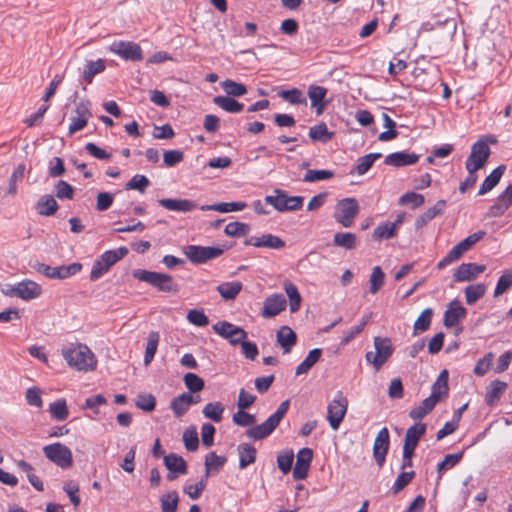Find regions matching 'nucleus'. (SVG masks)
<instances>
[{
  "label": "nucleus",
  "instance_id": "obj_1",
  "mask_svg": "<svg viewBox=\"0 0 512 512\" xmlns=\"http://www.w3.org/2000/svg\"><path fill=\"white\" fill-rule=\"evenodd\" d=\"M61 353L67 364L77 371L89 372L96 369V357L85 344H72L68 347H64Z\"/></svg>",
  "mask_w": 512,
  "mask_h": 512
},
{
  "label": "nucleus",
  "instance_id": "obj_2",
  "mask_svg": "<svg viewBox=\"0 0 512 512\" xmlns=\"http://www.w3.org/2000/svg\"><path fill=\"white\" fill-rule=\"evenodd\" d=\"M289 400L283 401L277 410L262 424L256 425L246 431V435L254 440H261L268 437L279 425L288 411Z\"/></svg>",
  "mask_w": 512,
  "mask_h": 512
},
{
  "label": "nucleus",
  "instance_id": "obj_3",
  "mask_svg": "<svg viewBox=\"0 0 512 512\" xmlns=\"http://www.w3.org/2000/svg\"><path fill=\"white\" fill-rule=\"evenodd\" d=\"M133 277L139 281L146 282L151 286L156 287L162 292L177 293L179 290L178 285L168 274L137 269L133 271Z\"/></svg>",
  "mask_w": 512,
  "mask_h": 512
},
{
  "label": "nucleus",
  "instance_id": "obj_4",
  "mask_svg": "<svg viewBox=\"0 0 512 512\" xmlns=\"http://www.w3.org/2000/svg\"><path fill=\"white\" fill-rule=\"evenodd\" d=\"M128 254L126 247H119L114 250L105 251L99 258H97L92 266L90 273V280L96 281L106 274L110 268L119 260Z\"/></svg>",
  "mask_w": 512,
  "mask_h": 512
},
{
  "label": "nucleus",
  "instance_id": "obj_5",
  "mask_svg": "<svg viewBox=\"0 0 512 512\" xmlns=\"http://www.w3.org/2000/svg\"><path fill=\"white\" fill-rule=\"evenodd\" d=\"M489 143H496V139L494 137H485L472 145L471 153L465 163L467 171H477L485 166L491 154Z\"/></svg>",
  "mask_w": 512,
  "mask_h": 512
},
{
  "label": "nucleus",
  "instance_id": "obj_6",
  "mask_svg": "<svg viewBox=\"0 0 512 512\" xmlns=\"http://www.w3.org/2000/svg\"><path fill=\"white\" fill-rule=\"evenodd\" d=\"M373 344L375 351H368L365 359L369 364L373 365L376 371H379L391 357L393 346L391 340L387 337H374Z\"/></svg>",
  "mask_w": 512,
  "mask_h": 512
},
{
  "label": "nucleus",
  "instance_id": "obj_7",
  "mask_svg": "<svg viewBox=\"0 0 512 512\" xmlns=\"http://www.w3.org/2000/svg\"><path fill=\"white\" fill-rule=\"evenodd\" d=\"M359 213V205L355 198H344L337 202L335 206L334 218L343 227H351L355 217Z\"/></svg>",
  "mask_w": 512,
  "mask_h": 512
},
{
  "label": "nucleus",
  "instance_id": "obj_8",
  "mask_svg": "<svg viewBox=\"0 0 512 512\" xmlns=\"http://www.w3.org/2000/svg\"><path fill=\"white\" fill-rule=\"evenodd\" d=\"M43 453L47 459L62 469H68L73 465L71 450L60 442L44 446Z\"/></svg>",
  "mask_w": 512,
  "mask_h": 512
},
{
  "label": "nucleus",
  "instance_id": "obj_9",
  "mask_svg": "<svg viewBox=\"0 0 512 512\" xmlns=\"http://www.w3.org/2000/svg\"><path fill=\"white\" fill-rule=\"evenodd\" d=\"M348 408V399L341 391L335 394L327 406V421L333 430H337L342 423Z\"/></svg>",
  "mask_w": 512,
  "mask_h": 512
},
{
  "label": "nucleus",
  "instance_id": "obj_10",
  "mask_svg": "<svg viewBox=\"0 0 512 512\" xmlns=\"http://www.w3.org/2000/svg\"><path fill=\"white\" fill-rule=\"evenodd\" d=\"M213 330L216 334L229 341L233 346L240 344L243 340L248 337L247 332L230 322L220 321L213 326Z\"/></svg>",
  "mask_w": 512,
  "mask_h": 512
},
{
  "label": "nucleus",
  "instance_id": "obj_11",
  "mask_svg": "<svg viewBox=\"0 0 512 512\" xmlns=\"http://www.w3.org/2000/svg\"><path fill=\"white\" fill-rule=\"evenodd\" d=\"M109 50L126 61L136 62L143 59L142 49L135 42L115 41L110 45Z\"/></svg>",
  "mask_w": 512,
  "mask_h": 512
},
{
  "label": "nucleus",
  "instance_id": "obj_12",
  "mask_svg": "<svg viewBox=\"0 0 512 512\" xmlns=\"http://www.w3.org/2000/svg\"><path fill=\"white\" fill-rule=\"evenodd\" d=\"M223 252L224 249L220 247L190 245L187 247L185 254L192 263L202 264L221 256Z\"/></svg>",
  "mask_w": 512,
  "mask_h": 512
},
{
  "label": "nucleus",
  "instance_id": "obj_13",
  "mask_svg": "<svg viewBox=\"0 0 512 512\" xmlns=\"http://www.w3.org/2000/svg\"><path fill=\"white\" fill-rule=\"evenodd\" d=\"M81 269L82 264L78 262L58 267H51L42 263L37 266V271L39 273L51 279H66L77 274Z\"/></svg>",
  "mask_w": 512,
  "mask_h": 512
},
{
  "label": "nucleus",
  "instance_id": "obj_14",
  "mask_svg": "<svg viewBox=\"0 0 512 512\" xmlns=\"http://www.w3.org/2000/svg\"><path fill=\"white\" fill-rule=\"evenodd\" d=\"M76 116L71 118L69 125V135H72L87 126L89 118L92 116L90 103L88 101H80L75 107Z\"/></svg>",
  "mask_w": 512,
  "mask_h": 512
},
{
  "label": "nucleus",
  "instance_id": "obj_15",
  "mask_svg": "<svg viewBox=\"0 0 512 512\" xmlns=\"http://www.w3.org/2000/svg\"><path fill=\"white\" fill-rule=\"evenodd\" d=\"M246 246H253L256 248H268L273 250H281L285 247V242L276 235L266 233L260 236H252L245 240Z\"/></svg>",
  "mask_w": 512,
  "mask_h": 512
},
{
  "label": "nucleus",
  "instance_id": "obj_16",
  "mask_svg": "<svg viewBox=\"0 0 512 512\" xmlns=\"http://www.w3.org/2000/svg\"><path fill=\"white\" fill-rule=\"evenodd\" d=\"M389 449V431L383 427L375 437L373 444V456L379 467H382Z\"/></svg>",
  "mask_w": 512,
  "mask_h": 512
},
{
  "label": "nucleus",
  "instance_id": "obj_17",
  "mask_svg": "<svg viewBox=\"0 0 512 512\" xmlns=\"http://www.w3.org/2000/svg\"><path fill=\"white\" fill-rule=\"evenodd\" d=\"M313 458V452L310 448H302L296 456V464L293 468V478L295 480H304L310 468Z\"/></svg>",
  "mask_w": 512,
  "mask_h": 512
},
{
  "label": "nucleus",
  "instance_id": "obj_18",
  "mask_svg": "<svg viewBox=\"0 0 512 512\" xmlns=\"http://www.w3.org/2000/svg\"><path fill=\"white\" fill-rule=\"evenodd\" d=\"M486 269L485 265L477 263H462L454 272L453 279L455 282H468L475 279Z\"/></svg>",
  "mask_w": 512,
  "mask_h": 512
},
{
  "label": "nucleus",
  "instance_id": "obj_19",
  "mask_svg": "<svg viewBox=\"0 0 512 512\" xmlns=\"http://www.w3.org/2000/svg\"><path fill=\"white\" fill-rule=\"evenodd\" d=\"M286 305V299L281 294H272L265 299L261 314L264 318L275 317L285 310Z\"/></svg>",
  "mask_w": 512,
  "mask_h": 512
},
{
  "label": "nucleus",
  "instance_id": "obj_20",
  "mask_svg": "<svg viewBox=\"0 0 512 512\" xmlns=\"http://www.w3.org/2000/svg\"><path fill=\"white\" fill-rule=\"evenodd\" d=\"M467 314L466 308H464L458 300L451 301L444 313V325L448 328L457 325Z\"/></svg>",
  "mask_w": 512,
  "mask_h": 512
},
{
  "label": "nucleus",
  "instance_id": "obj_21",
  "mask_svg": "<svg viewBox=\"0 0 512 512\" xmlns=\"http://www.w3.org/2000/svg\"><path fill=\"white\" fill-rule=\"evenodd\" d=\"M419 155L405 151L394 152L385 157L384 163L393 167H404L417 163Z\"/></svg>",
  "mask_w": 512,
  "mask_h": 512
},
{
  "label": "nucleus",
  "instance_id": "obj_22",
  "mask_svg": "<svg viewBox=\"0 0 512 512\" xmlns=\"http://www.w3.org/2000/svg\"><path fill=\"white\" fill-rule=\"evenodd\" d=\"M512 204V186H508L497 198V202L489 209L488 215L490 217H499Z\"/></svg>",
  "mask_w": 512,
  "mask_h": 512
},
{
  "label": "nucleus",
  "instance_id": "obj_23",
  "mask_svg": "<svg viewBox=\"0 0 512 512\" xmlns=\"http://www.w3.org/2000/svg\"><path fill=\"white\" fill-rule=\"evenodd\" d=\"M158 203L167 210L184 213L190 212L197 207L196 203L188 199H160Z\"/></svg>",
  "mask_w": 512,
  "mask_h": 512
},
{
  "label": "nucleus",
  "instance_id": "obj_24",
  "mask_svg": "<svg viewBox=\"0 0 512 512\" xmlns=\"http://www.w3.org/2000/svg\"><path fill=\"white\" fill-rule=\"evenodd\" d=\"M277 343L283 348L284 353H290L297 342L296 333L288 326H282L276 333Z\"/></svg>",
  "mask_w": 512,
  "mask_h": 512
},
{
  "label": "nucleus",
  "instance_id": "obj_25",
  "mask_svg": "<svg viewBox=\"0 0 512 512\" xmlns=\"http://www.w3.org/2000/svg\"><path fill=\"white\" fill-rule=\"evenodd\" d=\"M18 297L23 300H31L39 297L42 293L41 286L34 281L25 280L16 284Z\"/></svg>",
  "mask_w": 512,
  "mask_h": 512
},
{
  "label": "nucleus",
  "instance_id": "obj_26",
  "mask_svg": "<svg viewBox=\"0 0 512 512\" xmlns=\"http://www.w3.org/2000/svg\"><path fill=\"white\" fill-rule=\"evenodd\" d=\"M192 404H194V396L189 393H182L172 399L170 408L176 417H181L188 411Z\"/></svg>",
  "mask_w": 512,
  "mask_h": 512
},
{
  "label": "nucleus",
  "instance_id": "obj_27",
  "mask_svg": "<svg viewBox=\"0 0 512 512\" xmlns=\"http://www.w3.org/2000/svg\"><path fill=\"white\" fill-rule=\"evenodd\" d=\"M448 372L447 370L441 371L437 380L434 382L431 388V395L429 396L434 401H438L448 395Z\"/></svg>",
  "mask_w": 512,
  "mask_h": 512
},
{
  "label": "nucleus",
  "instance_id": "obj_28",
  "mask_svg": "<svg viewBox=\"0 0 512 512\" xmlns=\"http://www.w3.org/2000/svg\"><path fill=\"white\" fill-rule=\"evenodd\" d=\"M506 170L505 165H500L497 168H495L484 180V182L481 184L478 194L484 195L491 191L501 180L504 172Z\"/></svg>",
  "mask_w": 512,
  "mask_h": 512
},
{
  "label": "nucleus",
  "instance_id": "obj_29",
  "mask_svg": "<svg viewBox=\"0 0 512 512\" xmlns=\"http://www.w3.org/2000/svg\"><path fill=\"white\" fill-rule=\"evenodd\" d=\"M239 455V468L245 469L247 466L256 461L257 451L254 446L249 443L240 444L237 447Z\"/></svg>",
  "mask_w": 512,
  "mask_h": 512
},
{
  "label": "nucleus",
  "instance_id": "obj_30",
  "mask_svg": "<svg viewBox=\"0 0 512 512\" xmlns=\"http://www.w3.org/2000/svg\"><path fill=\"white\" fill-rule=\"evenodd\" d=\"M242 288L243 285L240 281H230L219 284L216 290L224 300H234Z\"/></svg>",
  "mask_w": 512,
  "mask_h": 512
},
{
  "label": "nucleus",
  "instance_id": "obj_31",
  "mask_svg": "<svg viewBox=\"0 0 512 512\" xmlns=\"http://www.w3.org/2000/svg\"><path fill=\"white\" fill-rule=\"evenodd\" d=\"M163 461L168 471L177 472L182 475L187 473V463L183 457L175 453H170L164 456Z\"/></svg>",
  "mask_w": 512,
  "mask_h": 512
},
{
  "label": "nucleus",
  "instance_id": "obj_32",
  "mask_svg": "<svg viewBox=\"0 0 512 512\" xmlns=\"http://www.w3.org/2000/svg\"><path fill=\"white\" fill-rule=\"evenodd\" d=\"M283 286L287 297L289 298L290 311L295 313L300 309L302 297L296 285H294L290 280H285Z\"/></svg>",
  "mask_w": 512,
  "mask_h": 512
},
{
  "label": "nucleus",
  "instance_id": "obj_33",
  "mask_svg": "<svg viewBox=\"0 0 512 512\" xmlns=\"http://www.w3.org/2000/svg\"><path fill=\"white\" fill-rule=\"evenodd\" d=\"M446 205L445 200H439L437 203L429 208L425 213L417 217L415 221L416 229H420L424 227L428 222H430L434 217L441 214L444 207Z\"/></svg>",
  "mask_w": 512,
  "mask_h": 512
},
{
  "label": "nucleus",
  "instance_id": "obj_34",
  "mask_svg": "<svg viewBox=\"0 0 512 512\" xmlns=\"http://www.w3.org/2000/svg\"><path fill=\"white\" fill-rule=\"evenodd\" d=\"M247 207L245 202H230V203H217L211 205L201 206L203 211H217L221 213H228L234 211H242Z\"/></svg>",
  "mask_w": 512,
  "mask_h": 512
},
{
  "label": "nucleus",
  "instance_id": "obj_35",
  "mask_svg": "<svg viewBox=\"0 0 512 512\" xmlns=\"http://www.w3.org/2000/svg\"><path fill=\"white\" fill-rule=\"evenodd\" d=\"M506 387L507 384L505 382L499 380L492 381L486 390L485 401L487 405L493 406L500 398Z\"/></svg>",
  "mask_w": 512,
  "mask_h": 512
},
{
  "label": "nucleus",
  "instance_id": "obj_36",
  "mask_svg": "<svg viewBox=\"0 0 512 512\" xmlns=\"http://www.w3.org/2000/svg\"><path fill=\"white\" fill-rule=\"evenodd\" d=\"M322 350L320 348L312 349L306 358L297 366L295 374H306L320 359Z\"/></svg>",
  "mask_w": 512,
  "mask_h": 512
},
{
  "label": "nucleus",
  "instance_id": "obj_37",
  "mask_svg": "<svg viewBox=\"0 0 512 512\" xmlns=\"http://www.w3.org/2000/svg\"><path fill=\"white\" fill-rule=\"evenodd\" d=\"M160 335L157 331H151L148 334L147 344L144 355V365L149 366L157 352Z\"/></svg>",
  "mask_w": 512,
  "mask_h": 512
},
{
  "label": "nucleus",
  "instance_id": "obj_38",
  "mask_svg": "<svg viewBox=\"0 0 512 512\" xmlns=\"http://www.w3.org/2000/svg\"><path fill=\"white\" fill-rule=\"evenodd\" d=\"M213 102L229 113H239L243 110L244 105L229 96H216Z\"/></svg>",
  "mask_w": 512,
  "mask_h": 512
},
{
  "label": "nucleus",
  "instance_id": "obj_39",
  "mask_svg": "<svg viewBox=\"0 0 512 512\" xmlns=\"http://www.w3.org/2000/svg\"><path fill=\"white\" fill-rule=\"evenodd\" d=\"M436 404V401L430 397H427L420 403L419 406L413 408L409 412V417L413 420H421L434 409Z\"/></svg>",
  "mask_w": 512,
  "mask_h": 512
},
{
  "label": "nucleus",
  "instance_id": "obj_40",
  "mask_svg": "<svg viewBox=\"0 0 512 512\" xmlns=\"http://www.w3.org/2000/svg\"><path fill=\"white\" fill-rule=\"evenodd\" d=\"M58 207L56 200L51 195H44L37 202V211L43 216H51L55 214Z\"/></svg>",
  "mask_w": 512,
  "mask_h": 512
},
{
  "label": "nucleus",
  "instance_id": "obj_41",
  "mask_svg": "<svg viewBox=\"0 0 512 512\" xmlns=\"http://www.w3.org/2000/svg\"><path fill=\"white\" fill-rule=\"evenodd\" d=\"M49 413L57 421H64L69 416V410L65 399H58L49 404Z\"/></svg>",
  "mask_w": 512,
  "mask_h": 512
},
{
  "label": "nucleus",
  "instance_id": "obj_42",
  "mask_svg": "<svg viewBox=\"0 0 512 512\" xmlns=\"http://www.w3.org/2000/svg\"><path fill=\"white\" fill-rule=\"evenodd\" d=\"M224 405L220 402H210L202 410L203 415L216 423L221 422L223 418Z\"/></svg>",
  "mask_w": 512,
  "mask_h": 512
},
{
  "label": "nucleus",
  "instance_id": "obj_43",
  "mask_svg": "<svg viewBox=\"0 0 512 512\" xmlns=\"http://www.w3.org/2000/svg\"><path fill=\"white\" fill-rule=\"evenodd\" d=\"M327 90L321 86H310L308 96L313 107H317V113H322L323 100L326 96Z\"/></svg>",
  "mask_w": 512,
  "mask_h": 512
},
{
  "label": "nucleus",
  "instance_id": "obj_44",
  "mask_svg": "<svg viewBox=\"0 0 512 512\" xmlns=\"http://www.w3.org/2000/svg\"><path fill=\"white\" fill-rule=\"evenodd\" d=\"M286 191L281 189H275L274 195H267L265 197V202L272 205L277 211L285 212L288 211V206H286L285 202Z\"/></svg>",
  "mask_w": 512,
  "mask_h": 512
},
{
  "label": "nucleus",
  "instance_id": "obj_45",
  "mask_svg": "<svg viewBox=\"0 0 512 512\" xmlns=\"http://www.w3.org/2000/svg\"><path fill=\"white\" fill-rule=\"evenodd\" d=\"M334 245L348 250L354 249L357 244V237L350 232H338L334 235Z\"/></svg>",
  "mask_w": 512,
  "mask_h": 512
},
{
  "label": "nucleus",
  "instance_id": "obj_46",
  "mask_svg": "<svg viewBox=\"0 0 512 512\" xmlns=\"http://www.w3.org/2000/svg\"><path fill=\"white\" fill-rule=\"evenodd\" d=\"M105 70V61L98 59L96 61H88L83 69V78L87 83H91L94 76Z\"/></svg>",
  "mask_w": 512,
  "mask_h": 512
},
{
  "label": "nucleus",
  "instance_id": "obj_47",
  "mask_svg": "<svg viewBox=\"0 0 512 512\" xmlns=\"http://www.w3.org/2000/svg\"><path fill=\"white\" fill-rule=\"evenodd\" d=\"M485 292L486 286L482 283L467 286L464 291L467 304H474L485 295Z\"/></svg>",
  "mask_w": 512,
  "mask_h": 512
},
{
  "label": "nucleus",
  "instance_id": "obj_48",
  "mask_svg": "<svg viewBox=\"0 0 512 512\" xmlns=\"http://www.w3.org/2000/svg\"><path fill=\"white\" fill-rule=\"evenodd\" d=\"M369 319H370V315H366V316H364L360 320V322L357 325H355L354 327L344 331L343 335H342V338H341V341H340L341 345L342 346L347 345L358 334H360L363 331V329L365 328V326L367 325Z\"/></svg>",
  "mask_w": 512,
  "mask_h": 512
},
{
  "label": "nucleus",
  "instance_id": "obj_49",
  "mask_svg": "<svg viewBox=\"0 0 512 512\" xmlns=\"http://www.w3.org/2000/svg\"><path fill=\"white\" fill-rule=\"evenodd\" d=\"M382 156L381 153H370L358 158L355 171L358 175H364L373 165V163Z\"/></svg>",
  "mask_w": 512,
  "mask_h": 512
},
{
  "label": "nucleus",
  "instance_id": "obj_50",
  "mask_svg": "<svg viewBox=\"0 0 512 512\" xmlns=\"http://www.w3.org/2000/svg\"><path fill=\"white\" fill-rule=\"evenodd\" d=\"M309 137L313 141H321L325 143L332 139L333 132L328 131L325 123H320L309 129Z\"/></svg>",
  "mask_w": 512,
  "mask_h": 512
},
{
  "label": "nucleus",
  "instance_id": "obj_51",
  "mask_svg": "<svg viewBox=\"0 0 512 512\" xmlns=\"http://www.w3.org/2000/svg\"><path fill=\"white\" fill-rule=\"evenodd\" d=\"M433 310L431 308H426L422 311L419 317L414 322V334L418 332H424L429 329L431 325Z\"/></svg>",
  "mask_w": 512,
  "mask_h": 512
},
{
  "label": "nucleus",
  "instance_id": "obj_52",
  "mask_svg": "<svg viewBox=\"0 0 512 512\" xmlns=\"http://www.w3.org/2000/svg\"><path fill=\"white\" fill-rule=\"evenodd\" d=\"M179 502L177 491H171L160 498L162 512H176Z\"/></svg>",
  "mask_w": 512,
  "mask_h": 512
},
{
  "label": "nucleus",
  "instance_id": "obj_53",
  "mask_svg": "<svg viewBox=\"0 0 512 512\" xmlns=\"http://www.w3.org/2000/svg\"><path fill=\"white\" fill-rule=\"evenodd\" d=\"M385 274L380 266H375L369 279V291L376 294L384 284Z\"/></svg>",
  "mask_w": 512,
  "mask_h": 512
},
{
  "label": "nucleus",
  "instance_id": "obj_54",
  "mask_svg": "<svg viewBox=\"0 0 512 512\" xmlns=\"http://www.w3.org/2000/svg\"><path fill=\"white\" fill-rule=\"evenodd\" d=\"M294 460L292 450L286 449L281 451L277 456V466L283 474L290 472Z\"/></svg>",
  "mask_w": 512,
  "mask_h": 512
},
{
  "label": "nucleus",
  "instance_id": "obj_55",
  "mask_svg": "<svg viewBox=\"0 0 512 512\" xmlns=\"http://www.w3.org/2000/svg\"><path fill=\"white\" fill-rule=\"evenodd\" d=\"M425 432L426 424L416 423L407 429L404 440L414 445H417L420 438L425 434Z\"/></svg>",
  "mask_w": 512,
  "mask_h": 512
},
{
  "label": "nucleus",
  "instance_id": "obj_56",
  "mask_svg": "<svg viewBox=\"0 0 512 512\" xmlns=\"http://www.w3.org/2000/svg\"><path fill=\"white\" fill-rule=\"evenodd\" d=\"M250 231V226L243 222H230L225 227V234L231 237H239L247 235Z\"/></svg>",
  "mask_w": 512,
  "mask_h": 512
},
{
  "label": "nucleus",
  "instance_id": "obj_57",
  "mask_svg": "<svg viewBox=\"0 0 512 512\" xmlns=\"http://www.w3.org/2000/svg\"><path fill=\"white\" fill-rule=\"evenodd\" d=\"M221 86L228 96L239 97L247 92L245 85L233 80H225L221 83Z\"/></svg>",
  "mask_w": 512,
  "mask_h": 512
},
{
  "label": "nucleus",
  "instance_id": "obj_58",
  "mask_svg": "<svg viewBox=\"0 0 512 512\" xmlns=\"http://www.w3.org/2000/svg\"><path fill=\"white\" fill-rule=\"evenodd\" d=\"M149 185L150 181L145 175L136 174L125 184V189L143 193Z\"/></svg>",
  "mask_w": 512,
  "mask_h": 512
},
{
  "label": "nucleus",
  "instance_id": "obj_59",
  "mask_svg": "<svg viewBox=\"0 0 512 512\" xmlns=\"http://www.w3.org/2000/svg\"><path fill=\"white\" fill-rule=\"evenodd\" d=\"M135 405L143 411L151 412L155 409L156 399L151 393H141L137 396Z\"/></svg>",
  "mask_w": 512,
  "mask_h": 512
},
{
  "label": "nucleus",
  "instance_id": "obj_60",
  "mask_svg": "<svg viewBox=\"0 0 512 512\" xmlns=\"http://www.w3.org/2000/svg\"><path fill=\"white\" fill-rule=\"evenodd\" d=\"M395 231L396 230L394 229V225H391V223L386 222L378 225L374 229L372 238L376 241H380L382 239H389L395 235Z\"/></svg>",
  "mask_w": 512,
  "mask_h": 512
},
{
  "label": "nucleus",
  "instance_id": "obj_61",
  "mask_svg": "<svg viewBox=\"0 0 512 512\" xmlns=\"http://www.w3.org/2000/svg\"><path fill=\"white\" fill-rule=\"evenodd\" d=\"M512 286V269L505 271L498 279L494 290V297H498L505 293Z\"/></svg>",
  "mask_w": 512,
  "mask_h": 512
},
{
  "label": "nucleus",
  "instance_id": "obj_62",
  "mask_svg": "<svg viewBox=\"0 0 512 512\" xmlns=\"http://www.w3.org/2000/svg\"><path fill=\"white\" fill-rule=\"evenodd\" d=\"M184 384L191 393H197L204 388V381L194 373H187L183 378Z\"/></svg>",
  "mask_w": 512,
  "mask_h": 512
},
{
  "label": "nucleus",
  "instance_id": "obj_63",
  "mask_svg": "<svg viewBox=\"0 0 512 512\" xmlns=\"http://www.w3.org/2000/svg\"><path fill=\"white\" fill-rule=\"evenodd\" d=\"M279 96L290 104H306V98L304 94L297 88L284 90L280 92Z\"/></svg>",
  "mask_w": 512,
  "mask_h": 512
},
{
  "label": "nucleus",
  "instance_id": "obj_64",
  "mask_svg": "<svg viewBox=\"0 0 512 512\" xmlns=\"http://www.w3.org/2000/svg\"><path fill=\"white\" fill-rule=\"evenodd\" d=\"M187 320L198 327H205L209 324V319L203 309H191L187 313Z\"/></svg>",
  "mask_w": 512,
  "mask_h": 512
}]
</instances>
